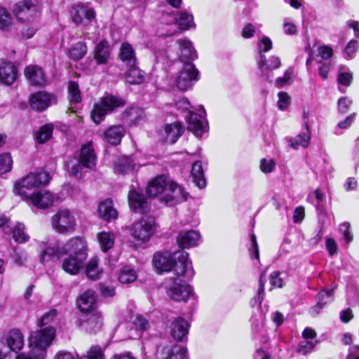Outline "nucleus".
Masks as SVG:
<instances>
[{
    "instance_id": "40",
    "label": "nucleus",
    "mask_w": 359,
    "mask_h": 359,
    "mask_svg": "<svg viewBox=\"0 0 359 359\" xmlns=\"http://www.w3.org/2000/svg\"><path fill=\"white\" fill-rule=\"evenodd\" d=\"M115 236L111 232H100L97 234V239L100 245L101 249L104 252L108 251L114 244Z\"/></svg>"
},
{
    "instance_id": "20",
    "label": "nucleus",
    "mask_w": 359,
    "mask_h": 359,
    "mask_svg": "<svg viewBox=\"0 0 359 359\" xmlns=\"http://www.w3.org/2000/svg\"><path fill=\"white\" fill-rule=\"evenodd\" d=\"M27 199L30 200L32 204L36 207L44 209L53 205L54 196L50 191L41 190L33 193V194Z\"/></svg>"
},
{
    "instance_id": "16",
    "label": "nucleus",
    "mask_w": 359,
    "mask_h": 359,
    "mask_svg": "<svg viewBox=\"0 0 359 359\" xmlns=\"http://www.w3.org/2000/svg\"><path fill=\"white\" fill-rule=\"evenodd\" d=\"M79 310L83 313H91L96 311L97 299L95 291L88 290L79 296L76 300Z\"/></svg>"
},
{
    "instance_id": "15",
    "label": "nucleus",
    "mask_w": 359,
    "mask_h": 359,
    "mask_svg": "<svg viewBox=\"0 0 359 359\" xmlns=\"http://www.w3.org/2000/svg\"><path fill=\"white\" fill-rule=\"evenodd\" d=\"M79 159L83 168L90 170L95 168L97 156L92 142H88L82 145Z\"/></svg>"
},
{
    "instance_id": "38",
    "label": "nucleus",
    "mask_w": 359,
    "mask_h": 359,
    "mask_svg": "<svg viewBox=\"0 0 359 359\" xmlns=\"http://www.w3.org/2000/svg\"><path fill=\"white\" fill-rule=\"evenodd\" d=\"M135 163L133 159L128 156H122L119 158L114 164V171L116 173L126 174L132 171L135 168Z\"/></svg>"
},
{
    "instance_id": "62",
    "label": "nucleus",
    "mask_w": 359,
    "mask_h": 359,
    "mask_svg": "<svg viewBox=\"0 0 359 359\" xmlns=\"http://www.w3.org/2000/svg\"><path fill=\"white\" fill-rule=\"evenodd\" d=\"M278 106L281 110L285 109L290 104V97L285 92H279L278 94Z\"/></svg>"
},
{
    "instance_id": "18",
    "label": "nucleus",
    "mask_w": 359,
    "mask_h": 359,
    "mask_svg": "<svg viewBox=\"0 0 359 359\" xmlns=\"http://www.w3.org/2000/svg\"><path fill=\"white\" fill-rule=\"evenodd\" d=\"M18 71L15 65L6 60L0 61V82L5 85H11L17 78Z\"/></svg>"
},
{
    "instance_id": "61",
    "label": "nucleus",
    "mask_w": 359,
    "mask_h": 359,
    "mask_svg": "<svg viewBox=\"0 0 359 359\" xmlns=\"http://www.w3.org/2000/svg\"><path fill=\"white\" fill-rule=\"evenodd\" d=\"M133 325L136 330L142 332L147 329L149 323L148 320L141 316H137L133 321Z\"/></svg>"
},
{
    "instance_id": "56",
    "label": "nucleus",
    "mask_w": 359,
    "mask_h": 359,
    "mask_svg": "<svg viewBox=\"0 0 359 359\" xmlns=\"http://www.w3.org/2000/svg\"><path fill=\"white\" fill-rule=\"evenodd\" d=\"M339 231L343 234L347 244L353 241V235L351 232V224L348 222H344L339 226Z\"/></svg>"
},
{
    "instance_id": "11",
    "label": "nucleus",
    "mask_w": 359,
    "mask_h": 359,
    "mask_svg": "<svg viewBox=\"0 0 359 359\" xmlns=\"http://www.w3.org/2000/svg\"><path fill=\"white\" fill-rule=\"evenodd\" d=\"M166 293L172 300L186 302L194 294L192 287L187 284H181L175 280L166 285Z\"/></svg>"
},
{
    "instance_id": "53",
    "label": "nucleus",
    "mask_w": 359,
    "mask_h": 359,
    "mask_svg": "<svg viewBox=\"0 0 359 359\" xmlns=\"http://www.w3.org/2000/svg\"><path fill=\"white\" fill-rule=\"evenodd\" d=\"M352 102V100L347 97H341L338 100V112L341 114H346L348 111Z\"/></svg>"
},
{
    "instance_id": "7",
    "label": "nucleus",
    "mask_w": 359,
    "mask_h": 359,
    "mask_svg": "<svg viewBox=\"0 0 359 359\" xmlns=\"http://www.w3.org/2000/svg\"><path fill=\"white\" fill-rule=\"evenodd\" d=\"M156 231V223L153 217H143L130 227V236L138 243H147Z\"/></svg>"
},
{
    "instance_id": "3",
    "label": "nucleus",
    "mask_w": 359,
    "mask_h": 359,
    "mask_svg": "<svg viewBox=\"0 0 359 359\" xmlns=\"http://www.w3.org/2000/svg\"><path fill=\"white\" fill-rule=\"evenodd\" d=\"M55 337V329L53 327H47L32 332L29 337V353L20 354L16 359H44L46 350Z\"/></svg>"
},
{
    "instance_id": "57",
    "label": "nucleus",
    "mask_w": 359,
    "mask_h": 359,
    "mask_svg": "<svg viewBox=\"0 0 359 359\" xmlns=\"http://www.w3.org/2000/svg\"><path fill=\"white\" fill-rule=\"evenodd\" d=\"M283 28L284 33L287 35H294L297 32V26L288 18L284 19Z\"/></svg>"
},
{
    "instance_id": "24",
    "label": "nucleus",
    "mask_w": 359,
    "mask_h": 359,
    "mask_svg": "<svg viewBox=\"0 0 359 359\" xmlns=\"http://www.w3.org/2000/svg\"><path fill=\"white\" fill-rule=\"evenodd\" d=\"M200 237L199 233L196 231H182L177 238V242L181 248H189L198 244Z\"/></svg>"
},
{
    "instance_id": "43",
    "label": "nucleus",
    "mask_w": 359,
    "mask_h": 359,
    "mask_svg": "<svg viewBox=\"0 0 359 359\" xmlns=\"http://www.w3.org/2000/svg\"><path fill=\"white\" fill-rule=\"evenodd\" d=\"M68 100L71 104H77L81 101L79 85L74 81L68 83Z\"/></svg>"
},
{
    "instance_id": "48",
    "label": "nucleus",
    "mask_w": 359,
    "mask_h": 359,
    "mask_svg": "<svg viewBox=\"0 0 359 359\" xmlns=\"http://www.w3.org/2000/svg\"><path fill=\"white\" fill-rule=\"evenodd\" d=\"M12 25L11 14L2 7H0V29H8Z\"/></svg>"
},
{
    "instance_id": "54",
    "label": "nucleus",
    "mask_w": 359,
    "mask_h": 359,
    "mask_svg": "<svg viewBox=\"0 0 359 359\" xmlns=\"http://www.w3.org/2000/svg\"><path fill=\"white\" fill-rule=\"evenodd\" d=\"M358 48V41L354 39L351 40L344 49V54L347 58H353Z\"/></svg>"
},
{
    "instance_id": "26",
    "label": "nucleus",
    "mask_w": 359,
    "mask_h": 359,
    "mask_svg": "<svg viewBox=\"0 0 359 359\" xmlns=\"http://www.w3.org/2000/svg\"><path fill=\"white\" fill-rule=\"evenodd\" d=\"M257 64L262 74L265 75L268 79L267 72L279 68L281 65V61L277 56L272 55L266 59L264 54H260Z\"/></svg>"
},
{
    "instance_id": "37",
    "label": "nucleus",
    "mask_w": 359,
    "mask_h": 359,
    "mask_svg": "<svg viewBox=\"0 0 359 359\" xmlns=\"http://www.w3.org/2000/svg\"><path fill=\"white\" fill-rule=\"evenodd\" d=\"M317 304L311 309V313L315 316L318 315L320 310L329 302L333 300L332 290H323L317 295Z\"/></svg>"
},
{
    "instance_id": "27",
    "label": "nucleus",
    "mask_w": 359,
    "mask_h": 359,
    "mask_svg": "<svg viewBox=\"0 0 359 359\" xmlns=\"http://www.w3.org/2000/svg\"><path fill=\"white\" fill-rule=\"evenodd\" d=\"M87 318L83 320L81 325L89 332H96L100 330L102 326V318L101 314L95 311L87 313Z\"/></svg>"
},
{
    "instance_id": "58",
    "label": "nucleus",
    "mask_w": 359,
    "mask_h": 359,
    "mask_svg": "<svg viewBox=\"0 0 359 359\" xmlns=\"http://www.w3.org/2000/svg\"><path fill=\"white\" fill-rule=\"evenodd\" d=\"M79 359H103V354L100 348L93 346L89 350L87 355L83 356Z\"/></svg>"
},
{
    "instance_id": "46",
    "label": "nucleus",
    "mask_w": 359,
    "mask_h": 359,
    "mask_svg": "<svg viewBox=\"0 0 359 359\" xmlns=\"http://www.w3.org/2000/svg\"><path fill=\"white\" fill-rule=\"evenodd\" d=\"M87 52V46L84 42L76 43L70 50V57L75 60L81 59Z\"/></svg>"
},
{
    "instance_id": "49",
    "label": "nucleus",
    "mask_w": 359,
    "mask_h": 359,
    "mask_svg": "<svg viewBox=\"0 0 359 359\" xmlns=\"http://www.w3.org/2000/svg\"><path fill=\"white\" fill-rule=\"evenodd\" d=\"M317 343V340H304L299 344L297 351L302 355H306L312 351Z\"/></svg>"
},
{
    "instance_id": "51",
    "label": "nucleus",
    "mask_w": 359,
    "mask_h": 359,
    "mask_svg": "<svg viewBox=\"0 0 359 359\" xmlns=\"http://www.w3.org/2000/svg\"><path fill=\"white\" fill-rule=\"evenodd\" d=\"M294 69L292 67H289L284 72L283 77H278L276 80V85L278 88H283L284 86L289 84L293 76Z\"/></svg>"
},
{
    "instance_id": "12",
    "label": "nucleus",
    "mask_w": 359,
    "mask_h": 359,
    "mask_svg": "<svg viewBox=\"0 0 359 359\" xmlns=\"http://www.w3.org/2000/svg\"><path fill=\"white\" fill-rule=\"evenodd\" d=\"M37 11V0H25L15 6L14 13L18 20L25 22L32 19Z\"/></svg>"
},
{
    "instance_id": "47",
    "label": "nucleus",
    "mask_w": 359,
    "mask_h": 359,
    "mask_svg": "<svg viewBox=\"0 0 359 359\" xmlns=\"http://www.w3.org/2000/svg\"><path fill=\"white\" fill-rule=\"evenodd\" d=\"M265 272H263L259 278V288L257 290V299L255 298L250 301V304L252 306H254L256 304H258L259 306L262 304L264 298V284H265Z\"/></svg>"
},
{
    "instance_id": "44",
    "label": "nucleus",
    "mask_w": 359,
    "mask_h": 359,
    "mask_svg": "<svg viewBox=\"0 0 359 359\" xmlns=\"http://www.w3.org/2000/svg\"><path fill=\"white\" fill-rule=\"evenodd\" d=\"M25 226L23 224L17 222L13 230V239L20 243L28 241L29 236L25 233Z\"/></svg>"
},
{
    "instance_id": "42",
    "label": "nucleus",
    "mask_w": 359,
    "mask_h": 359,
    "mask_svg": "<svg viewBox=\"0 0 359 359\" xmlns=\"http://www.w3.org/2000/svg\"><path fill=\"white\" fill-rule=\"evenodd\" d=\"M53 127L46 124L41 126L35 133V140L39 144H43L52 137Z\"/></svg>"
},
{
    "instance_id": "8",
    "label": "nucleus",
    "mask_w": 359,
    "mask_h": 359,
    "mask_svg": "<svg viewBox=\"0 0 359 359\" xmlns=\"http://www.w3.org/2000/svg\"><path fill=\"white\" fill-rule=\"evenodd\" d=\"M51 224L55 231L67 234L74 232L76 226L74 216L67 209L57 211L51 218Z\"/></svg>"
},
{
    "instance_id": "55",
    "label": "nucleus",
    "mask_w": 359,
    "mask_h": 359,
    "mask_svg": "<svg viewBox=\"0 0 359 359\" xmlns=\"http://www.w3.org/2000/svg\"><path fill=\"white\" fill-rule=\"evenodd\" d=\"M57 316V311L55 310H50L48 313H45L40 320L38 321L37 325L39 327H43L49 323H52Z\"/></svg>"
},
{
    "instance_id": "29",
    "label": "nucleus",
    "mask_w": 359,
    "mask_h": 359,
    "mask_svg": "<svg viewBox=\"0 0 359 359\" xmlns=\"http://www.w3.org/2000/svg\"><path fill=\"white\" fill-rule=\"evenodd\" d=\"M183 132L182 127L180 123H174L165 125L162 133L165 142L174 144L182 135Z\"/></svg>"
},
{
    "instance_id": "50",
    "label": "nucleus",
    "mask_w": 359,
    "mask_h": 359,
    "mask_svg": "<svg viewBox=\"0 0 359 359\" xmlns=\"http://www.w3.org/2000/svg\"><path fill=\"white\" fill-rule=\"evenodd\" d=\"M12 159L8 154L0 155V173H4L11 170Z\"/></svg>"
},
{
    "instance_id": "9",
    "label": "nucleus",
    "mask_w": 359,
    "mask_h": 359,
    "mask_svg": "<svg viewBox=\"0 0 359 359\" xmlns=\"http://www.w3.org/2000/svg\"><path fill=\"white\" fill-rule=\"evenodd\" d=\"M39 257L43 264L51 261L55 257H60L66 252V244L60 246L58 242L50 243L48 239L38 243Z\"/></svg>"
},
{
    "instance_id": "1",
    "label": "nucleus",
    "mask_w": 359,
    "mask_h": 359,
    "mask_svg": "<svg viewBox=\"0 0 359 359\" xmlns=\"http://www.w3.org/2000/svg\"><path fill=\"white\" fill-rule=\"evenodd\" d=\"M153 266L158 273L173 270L178 276H186L188 279L194 276V272L189 254L184 250L157 252L153 256Z\"/></svg>"
},
{
    "instance_id": "59",
    "label": "nucleus",
    "mask_w": 359,
    "mask_h": 359,
    "mask_svg": "<svg viewBox=\"0 0 359 359\" xmlns=\"http://www.w3.org/2000/svg\"><path fill=\"white\" fill-rule=\"evenodd\" d=\"M272 46V41L268 36L262 37L258 46L259 55L269 51Z\"/></svg>"
},
{
    "instance_id": "22",
    "label": "nucleus",
    "mask_w": 359,
    "mask_h": 359,
    "mask_svg": "<svg viewBox=\"0 0 359 359\" xmlns=\"http://www.w3.org/2000/svg\"><path fill=\"white\" fill-rule=\"evenodd\" d=\"M188 114V129L192 131L196 136H201L206 131L208 127L206 121L202 116L191 111H189Z\"/></svg>"
},
{
    "instance_id": "41",
    "label": "nucleus",
    "mask_w": 359,
    "mask_h": 359,
    "mask_svg": "<svg viewBox=\"0 0 359 359\" xmlns=\"http://www.w3.org/2000/svg\"><path fill=\"white\" fill-rule=\"evenodd\" d=\"M102 270L98 267V260L96 257L90 259L86 267L87 277L92 280H97L100 278Z\"/></svg>"
},
{
    "instance_id": "17",
    "label": "nucleus",
    "mask_w": 359,
    "mask_h": 359,
    "mask_svg": "<svg viewBox=\"0 0 359 359\" xmlns=\"http://www.w3.org/2000/svg\"><path fill=\"white\" fill-rule=\"evenodd\" d=\"M53 100V96L46 92L40 91L32 94L29 98L31 107L38 111L46 110Z\"/></svg>"
},
{
    "instance_id": "23",
    "label": "nucleus",
    "mask_w": 359,
    "mask_h": 359,
    "mask_svg": "<svg viewBox=\"0 0 359 359\" xmlns=\"http://www.w3.org/2000/svg\"><path fill=\"white\" fill-rule=\"evenodd\" d=\"M189 324L182 317L175 319L170 325V334L177 341H182L189 332Z\"/></svg>"
},
{
    "instance_id": "5",
    "label": "nucleus",
    "mask_w": 359,
    "mask_h": 359,
    "mask_svg": "<svg viewBox=\"0 0 359 359\" xmlns=\"http://www.w3.org/2000/svg\"><path fill=\"white\" fill-rule=\"evenodd\" d=\"M50 180L48 172L43 170L30 172L20 181L15 184L14 192L23 199H27L33 194L32 189L41 185L47 184Z\"/></svg>"
},
{
    "instance_id": "13",
    "label": "nucleus",
    "mask_w": 359,
    "mask_h": 359,
    "mask_svg": "<svg viewBox=\"0 0 359 359\" xmlns=\"http://www.w3.org/2000/svg\"><path fill=\"white\" fill-rule=\"evenodd\" d=\"M72 21L79 25L87 26L95 17L93 9L83 5H76L72 7L71 11Z\"/></svg>"
},
{
    "instance_id": "6",
    "label": "nucleus",
    "mask_w": 359,
    "mask_h": 359,
    "mask_svg": "<svg viewBox=\"0 0 359 359\" xmlns=\"http://www.w3.org/2000/svg\"><path fill=\"white\" fill-rule=\"evenodd\" d=\"M124 105L125 101L123 99L112 95H104L95 103L90 114L91 118L96 124H99L108 114Z\"/></svg>"
},
{
    "instance_id": "33",
    "label": "nucleus",
    "mask_w": 359,
    "mask_h": 359,
    "mask_svg": "<svg viewBox=\"0 0 359 359\" xmlns=\"http://www.w3.org/2000/svg\"><path fill=\"white\" fill-rule=\"evenodd\" d=\"M306 132L302 133L297 135L295 137L287 139V142L290 147L298 149L299 147L306 148L309 146L311 140V135L307 121H305Z\"/></svg>"
},
{
    "instance_id": "35",
    "label": "nucleus",
    "mask_w": 359,
    "mask_h": 359,
    "mask_svg": "<svg viewBox=\"0 0 359 359\" xmlns=\"http://www.w3.org/2000/svg\"><path fill=\"white\" fill-rule=\"evenodd\" d=\"M98 213L100 217L107 221L116 219L118 217V212L113 207V202L110 199L105 200L100 203Z\"/></svg>"
},
{
    "instance_id": "14",
    "label": "nucleus",
    "mask_w": 359,
    "mask_h": 359,
    "mask_svg": "<svg viewBox=\"0 0 359 359\" xmlns=\"http://www.w3.org/2000/svg\"><path fill=\"white\" fill-rule=\"evenodd\" d=\"M163 20L168 24L177 23L182 30H187L196 26L193 15L185 11H180L175 15L166 14L163 16Z\"/></svg>"
},
{
    "instance_id": "63",
    "label": "nucleus",
    "mask_w": 359,
    "mask_h": 359,
    "mask_svg": "<svg viewBox=\"0 0 359 359\" xmlns=\"http://www.w3.org/2000/svg\"><path fill=\"white\" fill-rule=\"evenodd\" d=\"M356 114L353 113L346 116L344 120L339 121L337 124V127L340 129L346 130L348 129L354 122L355 119Z\"/></svg>"
},
{
    "instance_id": "64",
    "label": "nucleus",
    "mask_w": 359,
    "mask_h": 359,
    "mask_svg": "<svg viewBox=\"0 0 359 359\" xmlns=\"http://www.w3.org/2000/svg\"><path fill=\"white\" fill-rule=\"evenodd\" d=\"M270 284L273 287H283V280L280 277V273L274 271L270 275Z\"/></svg>"
},
{
    "instance_id": "60",
    "label": "nucleus",
    "mask_w": 359,
    "mask_h": 359,
    "mask_svg": "<svg viewBox=\"0 0 359 359\" xmlns=\"http://www.w3.org/2000/svg\"><path fill=\"white\" fill-rule=\"evenodd\" d=\"M275 165L273 159L262 158L260 161V169L264 173H270L273 170Z\"/></svg>"
},
{
    "instance_id": "4",
    "label": "nucleus",
    "mask_w": 359,
    "mask_h": 359,
    "mask_svg": "<svg viewBox=\"0 0 359 359\" xmlns=\"http://www.w3.org/2000/svg\"><path fill=\"white\" fill-rule=\"evenodd\" d=\"M86 243L79 238H73L66 243V252L68 255L62 264V269L71 275H76L83 268L87 258Z\"/></svg>"
},
{
    "instance_id": "21",
    "label": "nucleus",
    "mask_w": 359,
    "mask_h": 359,
    "mask_svg": "<svg viewBox=\"0 0 359 359\" xmlns=\"http://www.w3.org/2000/svg\"><path fill=\"white\" fill-rule=\"evenodd\" d=\"M128 204L131 210L138 212H144L148 205L145 196L140 191L130 189L128 195Z\"/></svg>"
},
{
    "instance_id": "36",
    "label": "nucleus",
    "mask_w": 359,
    "mask_h": 359,
    "mask_svg": "<svg viewBox=\"0 0 359 359\" xmlns=\"http://www.w3.org/2000/svg\"><path fill=\"white\" fill-rule=\"evenodd\" d=\"M128 67L125 78L128 83L133 85L140 84L144 80V73L138 67L137 64Z\"/></svg>"
},
{
    "instance_id": "39",
    "label": "nucleus",
    "mask_w": 359,
    "mask_h": 359,
    "mask_svg": "<svg viewBox=\"0 0 359 359\" xmlns=\"http://www.w3.org/2000/svg\"><path fill=\"white\" fill-rule=\"evenodd\" d=\"M191 174L194 182L196 186L200 189H203L206 186V182L201 162L196 161L193 164Z\"/></svg>"
},
{
    "instance_id": "32",
    "label": "nucleus",
    "mask_w": 359,
    "mask_h": 359,
    "mask_svg": "<svg viewBox=\"0 0 359 359\" xmlns=\"http://www.w3.org/2000/svg\"><path fill=\"white\" fill-rule=\"evenodd\" d=\"M181 54L180 57L184 63L189 62V60H193L197 57L196 52L192 46L190 41L184 39L177 41Z\"/></svg>"
},
{
    "instance_id": "25",
    "label": "nucleus",
    "mask_w": 359,
    "mask_h": 359,
    "mask_svg": "<svg viewBox=\"0 0 359 359\" xmlns=\"http://www.w3.org/2000/svg\"><path fill=\"white\" fill-rule=\"evenodd\" d=\"M162 359H187V348L178 344H168L161 353Z\"/></svg>"
},
{
    "instance_id": "45",
    "label": "nucleus",
    "mask_w": 359,
    "mask_h": 359,
    "mask_svg": "<svg viewBox=\"0 0 359 359\" xmlns=\"http://www.w3.org/2000/svg\"><path fill=\"white\" fill-rule=\"evenodd\" d=\"M137 278L136 271L128 266L123 268L119 274V281L123 284H129L135 280Z\"/></svg>"
},
{
    "instance_id": "28",
    "label": "nucleus",
    "mask_w": 359,
    "mask_h": 359,
    "mask_svg": "<svg viewBox=\"0 0 359 359\" xmlns=\"http://www.w3.org/2000/svg\"><path fill=\"white\" fill-rule=\"evenodd\" d=\"M125 134L126 129L123 126H112L104 133L103 137L109 144L117 145L120 144L121 139Z\"/></svg>"
},
{
    "instance_id": "30",
    "label": "nucleus",
    "mask_w": 359,
    "mask_h": 359,
    "mask_svg": "<svg viewBox=\"0 0 359 359\" xmlns=\"http://www.w3.org/2000/svg\"><path fill=\"white\" fill-rule=\"evenodd\" d=\"M119 58L126 67L137 64V57L133 47L128 42L121 44L119 51Z\"/></svg>"
},
{
    "instance_id": "2",
    "label": "nucleus",
    "mask_w": 359,
    "mask_h": 359,
    "mask_svg": "<svg viewBox=\"0 0 359 359\" xmlns=\"http://www.w3.org/2000/svg\"><path fill=\"white\" fill-rule=\"evenodd\" d=\"M147 192L151 197H158L160 202L168 206L187 201L188 196L182 186L165 175L152 180L147 187Z\"/></svg>"
},
{
    "instance_id": "34",
    "label": "nucleus",
    "mask_w": 359,
    "mask_h": 359,
    "mask_svg": "<svg viewBox=\"0 0 359 359\" xmlns=\"http://www.w3.org/2000/svg\"><path fill=\"white\" fill-rule=\"evenodd\" d=\"M110 55V48L107 41H101L94 50V58L99 65L106 64Z\"/></svg>"
},
{
    "instance_id": "10",
    "label": "nucleus",
    "mask_w": 359,
    "mask_h": 359,
    "mask_svg": "<svg viewBox=\"0 0 359 359\" xmlns=\"http://www.w3.org/2000/svg\"><path fill=\"white\" fill-rule=\"evenodd\" d=\"M198 72L191 62L184 64L182 69L175 78L176 86L181 90H187L193 85V81L198 80Z\"/></svg>"
},
{
    "instance_id": "52",
    "label": "nucleus",
    "mask_w": 359,
    "mask_h": 359,
    "mask_svg": "<svg viewBox=\"0 0 359 359\" xmlns=\"http://www.w3.org/2000/svg\"><path fill=\"white\" fill-rule=\"evenodd\" d=\"M82 168H83V166L81 163H80L79 159H72L67 163V168L69 174L72 175H78L81 172Z\"/></svg>"
},
{
    "instance_id": "31",
    "label": "nucleus",
    "mask_w": 359,
    "mask_h": 359,
    "mask_svg": "<svg viewBox=\"0 0 359 359\" xmlns=\"http://www.w3.org/2000/svg\"><path fill=\"white\" fill-rule=\"evenodd\" d=\"M6 343L11 351L14 352L20 351L24 346L22 332L17 329L10 330L6 336Z\"/></svg>"
},
{
    "instance_id": "19",
    "label": "nucleus",
    "mask_w": 359,
    "mask_h": 359,
    "mask_svg": "<svg viewBox=\"0 0 359 359\" xmlns=\"http://www.w3.org/2000/svg\"><path fill=\"white\" fill-rule=\"evenodd\" d=\"M25 76L32 86H43L46 83V76L43 69L37 65L28 66L25 69Z\"/></svg>"
}]
</instances>
